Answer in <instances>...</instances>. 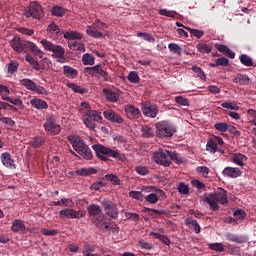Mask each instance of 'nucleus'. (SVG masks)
<instances>
[{
  "mask_svg": "<svg viewBox=\"0 0 256 256\" xmlns=\"http://www.w3.org/2000/svg\"><path fill=\"white\" fill-rule=\"evenodd\" d=\"M10 45L15 53H27V51H31L33 55L40 59H43V55H45V53L42 52L35 43L27 40H21V38L17 36L10 41Z\"/></svg>",
  "mask_w": 256,
  "mask_h": 256,
  "instance_id": "nucleus-1",
  "label": "nucleus"
},
{
  "mask_svg": "<svg viewBox=\"0 0 256 256\" xmlns=\"http://www.w3.org/2000/svg\"><path fill=\"white\" fill-rule=\"evenodd\" d=\"M80 111L84 113L83 123L88 129H90V131H94V129L97 127V123H101L103 121L101 112L91 110V105H89L87 102L81 103Z\"/></svg>",
  "mask_w": 256,
  "mask_h": 256,
  "instance_id": "nucleus-2",
  "label": "nucleus"
},
{
  "mask_svg": "<svg viewBox=\"0 0 256 256\" xmlns=\"http://www.w3.org/2000/svg\"><path fill=\"white\" fill-rule=\"evenodd\" d=\"M93 151H95L96 157L100 159V161H109V157L112 159H117V161H125L127 159L125 154L119 152V150L107 148L101 144H95L92 146Z\"/></svg>",
  "mask_w": 256,
  "mask_h": 256,
  "instance_id": "nucleus-3",
  "label": "nucleus"
},
{
  "mask_svg": "<svg viewBox=\"0 0 256 256\" xmlns=\"http://www.w3.org/2000/svg\"><path fill=\"white\" fill-rule=\"evenodd\" d=\"M67 140L70 145H72L74 151L83 157V159H86L87 161H91V159H93V152L79 136L71 134L68 135Z\"/></svg>",
  "mask_w": 256,
  "mask_h": 256,
  "instance_id": "nucleus-4",
  "label": "nucleus"
},
{
  "mask_svg": "<svg viewBox=\"0 0 256 256\" xmlns=\"http://www.w3.org/2000/svg\"><path fill=\"white\" fill-rule=\"evenodd\" d=\"M204 201L210 206L211 211H219V203L220 205H227L229 203L227 192L223 188H220V192L211 193L209 197H205Z\"/></svg>",
  "mask_w": 256,
  "mask_h": 256,
  "instance_id": "nucleus-5",
  "label": "nucleus"
},
{
  "mask_svg": "<svg viewBox=\"0 0 256 256\" xmlns=\"http://www.w3.org/2000/svg\"><path fill=\"white\" fill-rule=\"evenodd\" d=\"M142 191L145 193H150L144 196V201L146 203H150L151 205H155L159 201V197H165V192L155 186H145L142 188Z\"/></svg>",
  "mask_w": 256,
  "mask_h": 256,
  "instance_id": "nucleus-6",
  "label": "nucleus"
},
{
  "mask_svg": "<svg viewBox=\"0 0 256 256\" xmlns=\"http://www.w3.org/2000/svg\"><path fill=\"white\" fill-rule=\"evenodd\" d=\"M24 15L27 19H29V17H33V19H38L40 21V19L45 17V11L39 2L32 1L29 4L28 10L24 12Z\"/></svg>",
  "mask_w": 256,
  "mask_h": 256,
  "instance_id": "nucleus-7",
  "label": "nucleus"
},
{
  "mask_svg": "<svg viewBox=\"0 0 256 256\" xmlns=\"http://www.w3.org/2000/svg\"><path fill=\"white\" fill-rule=\"evenodd\" d=\"M156 133L161 139H169V137H173L174 133L177 132L173 125L168 122L162 121L156 124Z\"/></svg>",
  "mask_w": 256,
  "mask_h": 256,
  "instance_id": "nucleus-8",
  "label": "nucleus"
},
{
  "mask_svg": "<svg viewBox=\"0 0 256 256\" xmlns=\"http://www.w3.org/2000/svg\"><path fill=\"white\" fill-rule=\"evenodd\" d=\"M152 161L162 167H169L171 165V159H169V150L159 149L152 154Z\"/></svg>",
  "mask_w": 256,
  "mask_h": 256,
  "instance_id": "nucleus-9",
  "label": "nucleus"
},
{
  "mask_svg": "<svg viewBox=\"0 0 256 256\" xmlns=\"http://www.w3.org/2000/svg\"><path fill=\"white\" fill-rule=\"evenodd\" d=\"M20 85L28 89V91H33L37 95H47V89H45V87L37 85L36 82L29 78L20 80Z\"/></svg>",
  "mask_w": 256,
  "mask_h": 256,
  "instance_id": "nucleus-10",
  "label": "nucleus"
},
{
  "mask_svg": "<svg viewBox=\"0 0 256 256\" xmlns=\"http://www.w3.org/2000/svg\"><path fill=\"white\" fill-rule=\"evenodd\" d=\"M46 133L52 137L61 133V126L55 123V117L50 116L46 118V122L43 125Z\"/></svg>",
  "mask_w": 256,
  "mask_h": 256,
  "instance_id": "nucleus-11",
  "label": "nucleus"
},
{
  "mask_svg": "<svg viewBox=\"0 0 256 256\" xmlns=\"http://www.w3.org/2000/svg\"><path fill=\"white\" fill-rule=\"evenodd\" d=\"M85 215V211L78 210L72 208H66L59 211V216L62 219H82V217Z\"/></svg>",
  "mask_w": 256,
  "mask_h": 256,
  "instance_id": "nucleus-12",
  "label": "nucleus"
},
{
  "mask_svg": "<svg viewBox=\"0 0 256 256\" xmlns=\"http://www.w3.org/2000/svg\"><path fill=\"white\" fill-rule=\"evenodd\" d=\"M102 207L108 217L111 219H117L119 217V210L117 209V205L109 200L102 201Z\"/></svg>",
  "mask_w": 256,
  "mask_h": 256,
  "instance_id": "nucleus-13",
  "label": "nucleus"
},
{
  "mask_svg": "<svg viewBox=\"0 0 256 256\" xmlns=\"http://www.w3.org/2000/svg\"><path fill=\"white\" fill-rule=\"evenodd\" d=\"M103 115L107 121H110L111 123H117L118 125L125 123L123 116L113 110H106L103 112Z\"/></svg>",
  "mask_w": 256,
  "mask_h": 256,
  "instance_id": "nucleus-14",
  "label": "nucleus"
},
{
  "mask_svg": "<svg viewBox=\"0 0 256 256\" xmlns=\"http://www.w3.org/2000/svg\"><path fill=\"white\" fill-rule=\"evenodd\" d=\"M142 113L145 117L155 119L159 113V107H157V104H142Z\"/></svg>",
  "mask_w": 256,
  "mask_h": 256,
  "instance_id": "nucleus-15",
  "label": "nucleus"
},
{
  "mask_svg": "<svg viewBox=\"0 0 256 256\" xmlns=\"http://www.w3.org/2000/svg\"><path fill=\"white\" fill-rule=\"evenodd\" d=\"M103 93L110 103H117L121 97V90L118 89L104 88Z\"/></svg>",
  "mask_w": 256,
  "mask_h": 256,
  "instance_id": "nucleus-16",
  "label": "nucleus"
},
{
  "mask_svg": "<svg viewBox=\"0 0 256 256\" xmlns=\"http://www.w3.org/2000/svg\"><path fill=\"white\" fill-rule=\"evenodd\" d=\"M93 223L95 224V227L101 229L103 233L110 231L111 226H109V223H107V217H105V214H101L97 218L93 219Z\"/></svg>",
  "mask_w": 256,
  "mask_h": 256,
  "instance_id": "nucleus-17",
  "label": "nucleus"
},
{
  "mask_svg": "<svg viewBox=\"0 0 256 256\" xmlns=\"http://www.w3.org/2000/svg\"><path fill=\"white\" fill-rule=\"evenodd\" d=\"M223 177H229L230 179H237V177H241V169L237 167H226L222 171Z\"/></svg>",
  "mask_w": 256,
  "mask_h": 256,
  "instance_id": "nucleus-18",
  "label": "nucleus"
},
{
  "mask_svg": "<svg viewBox=\"0 0 256 256\" xmlns=\"http://www.w3.org/2000/svg\"><path fill=\"white\" fill-rule=\"evenodd\" d=\"M125 113L129 119H139L141 118V110L133 105H126L124 109Z\"/></svg>",
  "mask_w": 256,
  "mask_h": 256,
  "instance_id": "nucleus-19",
  "label": "nucleus"
},
{
  "mask_svg": "<svg viewBox=\"0 0 256 256\" xmlns=\"http://www.w3.org/2000/svg\"><path fill=\"white\" fill-rule=\"evenodd\" d=\"M87 211H88V215L90 217H92V223H93V219H97V217H99V215H103L102 211L103 208H101V206L97 205V204H91L87 207Z\"/></svg>",
  "mask_w": 256,
  "mask_h": 256,
  "instance_id": "nucleus-20",
  "label": "nucleus"
},
{
  "mask_svg": "<svg viewBox=\"0 0 256 256\" xmlns=\"http://www.w3.org/2000/svg\"><path fill=\"white\" fill-rule=\"evenodd\" d=\"M0 159L4 167H7L8 169H15V160H13L9 152L2 153Z\"/></svg>",
  "mask_w": 256,
  "mask_h": 256,
  "instance_id": "nucleus-21",
  "label": "nucleus"
},
{
  "mask_svg": "<svg viewBox=\"0 0 256 256\" xmlns=\"http://www.w3.org/2000/svg\"><path fill=\"white\" fill-rule=\"evenodd\" d=\"M63 75L68 79H77L79 76V71L69 65L63 66Z\"/></svg>",
  "mask_w": 256,
  "mask_h": 256,
  "instance_id": "nucleus-22",
  "label": "nucleus"
},
{
  "mask_svg": "<svg viewBox=\"0 0 256 256\" xmlns=\"http://www.w3.org/2000/svg\"><path fill=\"white\" fill-rule=\"evenodd\" d=\"M215 49L225 55L226 57H229V59H235V52H233L229 47H227L224 44H215Z\"/></svg>",
  "mask_w": 256,
  "mask_h": 256,
  "instance_id": "nucleus-23",
  "label": "nucleus"
},
{
  "mask_svg": "<svg viewBox=\"0 0 256 256\" xmlns=\"http://www.w3.org/2000/svg\"><path fill=\"white\" fill-rule=\"evenodd\" d=\"M232 81L233 83H238L239 85H242V86L249 85V83H251V79L249 78V76L245 74L234 75Z\"/></svg>",
  "mask_w": 256,
  "mask_h": 256,
  "instance_id": "nucleus-24",
  "label": "nucleus"
},
{
  "mask_svg": "<svg viewBox=\"0 0 256 256\" xmlns=\"http://www.w3.org/2000/svg\"><path fill=\"white\" fill-rule=\"evenodd\" d=\"M30 104L34 109L42 110V109H49V104L43 99L34 98L30 100Z\"/></svg>",
  "mask_w": 256,
  "mask_h": 256,
  "instance_id": "nucleus-25",
  "label": "nucleus"
},
{
  "mask_svg": "<svg viewBox=\"0 0 256 256\" xmlns=\"http://www.w3.org/2000/svg\"><path fill=\"white\" fill-rule=\"evenodd\" d=\"M25 229V224L20 219H15L12 222L11 231H13V233H25Z\"/></svg>",
  "mask_w": 256,
  "mask_h": 256,
  "instance_id": "nucleus-26",
  "label": "nucleus"
},
{
  "mask_svg": "<svg viewBox=\"0 0 256 256\" xmlns=\"http://www.w3.org/2000/svg\"><path fill=\"white\" fill-rule=\"evenodd\" d=\"M225 238L227 239V241H231L232 243H238L239 245L247 243L246 237L237 236L233 233H226Z\"/></svg>",
  "mask_w": 256,
  "mask_h": 256,
  "instance_id": "nucleus-27",
  "label": "nucleus"
},
{
  "mask_svg": "<svg viewBox=\"0 0 256 256\" xmlns=\"http://www.w3.org/2000/svg\"><path fill=\"white\" fill-rule=\"evenodd\" d=\"M64 39H67L68 41H81V39H83V34L77 31H66L64 33Z\"/></svg>",
  "mask_w": 256,
  "mask_h": 256,
  "instance_id": "nucleus-28",
  "label": "nucleus"
},
{
  "mask_svg": "<svg viewBox=\"0 0 256 256\" xmlns=\"http://www.w3.org/2000/svg\"><path fill=\"white\" fill-rule=\"evenodd\" d=\"M231 159L233 163H235L236 165H239L240 167H244L245 161H247V157L241 153L233 154Z\"/></svg>",
  "mask_w": 256,
  "mask_h": 256,
  "instance_id": "nucleus-29",
  "label": "nucleus"
},
{
  "mask_svg": "<svg viewBox=\"0 0 256 256\" xmlns=\"http://www.w3.org/2000/svg\"><path fill=\"white\" fill-rule=\"evenodd\" d=\"M86 34L94 39H101V37H103V33L99 32L94 26H88L86 29Z\"/></svg>",
  "mask_w": 256,
  "mask_h": 256,
  "instance_id": "nucleus-30",
  "label": "nucleus"
},
{
  "mask_svg": "<svg viewBox=\"0 0 256 256\" xmlns=\"http://www.w3.org/2000/svg\"><path fill=\"white\" fill-rule=\"evenodd\" d=\"M53 57L56 59H65V48H63L61 45H56L53 50Z\"/></svg>",
  "mask_w": 256,
  "mask_h": 256,
  "instance_id": "nucleus-31",
  "label": "nucleus"
},
{
  "mask_svg": "<svg viewBox=\"0 0 256 256\" xmlns=\"http://www.w3.org/2000/svg\"><path fill=\"white\" fill-rule=\"evenodd\" d=\"M141 131H142V135L143 137H146V139H149L151 137H153L154 135V131H153V127L149 126V125H144L141 127Z\"/></svg>",
  "mask_w": 256,
  "mask_h": 256,
  "instance_id": "nucleus-32",
  "label": "nucleus"
},
{
  "mask_svg": "<svg viewBox=\"0 0 256 256\" xmlns=\"http://www.w3.org/2000/svg\"><path fill=\"white\" fill-rule=\"evenodd\" d=\"M30 144L32 145V147L34 149H39V147H43V145H45V138H43L41 136L35 137L30 142Z\"/></svg>",
  "mask_w": 256,
  "mask_h": 256,
  "instance_id": "nucleus-33",
  "label": "nucleus"
},
{
  "mask_svg": "<svg viewBox=\"0 0 256 256\" xmlns=\"http://www.w3.org/2000/svg\"><path fill=\"white\" fill-rule=\"evenodd\" d=\"M68 46L72 51H83L85 53V44L81 42H69Z\"/></svg>",
  "mask_w": 256,
  "mask_h": 256,
  "instance_id": "nucleus-34",
  "label": "nucleus"
},
{
  "mask_svg": "<svg viewBox=\"0 0 256 256\" xmlns=\"http://www.w3.org/2000/svg\"><path fill=\"white\" fill-rule=\"evenodd\" d=\"M25 59H26L27 63H29L31 65V67L33 69H35V71H39L41 69V66H39V62L36 61V59L33 58L31 55L27 54L25 56Z\"/></svg>",
  "mask_w": 256,
  "mask_h": 256,
  "instance_id": "nucleus-35",
  "label": "nucleus"
},
{
  "mask_svg": "<svg viewBox=\"0 0 256 256\" xmlns=\"http://www.w3.org/2000/svg\"><path fill=\"white\" fill-rule=\"evenodd\" d=\"M2 99L3 101H8V103H11L16 107H21V109H23V101L21 99H18V98L12 99L9 96H2Z\"/></svg>",
  "mask_w": 256,
  "mask_h": 256,
  "instance_id": "nucleus-36",
  "label": "nucleus"
},
{
  "mask_svg": "<svg viewBox=\"0 0 256 256\" xmlns=\"http://www.w3.org/2000/svg\"><path fill=\"white\" fill-rule=\"evenodd\" d=\"M51 13L54 17H63L67 13V10L61 6H54L52 7Z\"/></svg>",
  "mask_w": 256,
  "mask_h": 256,
  "instance_id": "nucleus-37",
  "label": "nucleus"
},
{
  "mask_svg": "<svg viewBox=\"0 0 256 256\" xmlns=\"http://www.w3.org/2000/svg\"><path fill=\"white\" fill-rule=\"evenodd\" d=\"M240 63L245 67H253V59L247 54L240 55Z\"/></svg>",
  "mask_w": 256,
  "mask_h": 256,
  "instance_id": "nucleus-38",
  "label": "nucleus"
},
{
  "mask_svg": "<svg viewBox=\"0 0 256 256\" xmlns=\"http://www.w3.org/2000/svg\"><path fill=\"white\" fill-rule=\"evenodd\" d=\"M83 65H95V57L89 53L82 56Z\"/></svg>",
  "mask_w": 256,
  "mask_h": 256,
  "instance_id": "nucleus-39",
  "label": "nucleus"
},
{
  "mask_svg": "<svg viewBox=\"0 0 256 256\" xmlns=\"http://www.w3.org/2000/svg\"><path fill=\"white\" fill-rule=\"evenodd\" d=\"M206 150L209 151V153H217V142L213 139L208 140Z\"/></svg>",
  "mask_w": 256,
  "mask_h": 256,
  "instance_id": "nucleus-40",
  "label": "nucleus"
},
{
  "mask_svg": "<svg viewBox=\"0 0 256 256\" xmlns=\"http://www.w3.org/2000/svg\"><path fill=\"white\" fill-rule=\"evenodd\" d=\"M214 129H216V131H220V133H226L229 129V124L225 122H217L214 124Z\"/></svg>",
  "mask_w": 256,
  "mask_h": 256,
  "instance_id": "nucleus-41",
  "label": "nucleus"
},
{
  "mask_svg": "<svg viewBox=\"0 0 256 256\" xmlns=\"http://www.w3.org/2000/svg\"><path fill=\"white\" fill-rule=\"evenodd\" d=\"M185 29L190 32V35H192V37H196L197 39H201V37L205 35V32H203V30L193 29L189 27H185Z\"/></svg>",
  "mask_w": 256,
  "mask_h": 256,
  "instance_id": "nucleus-42",
  "label": "nucleus"
},
{
  "mask_svg": "<svg viewBox=\"0 0 256 256\" xmlns=\"http://www.w3.org/2000/svg\"><path fill=\"white\" fill-rule=\"evenodd\" d=\"M69 89H73L74 93H79L80 95H83L87 92L85 88H82L81 86L75 84V83H68Z\"/></svg>",
  "mask_w": 256,
  "mask_h": 256,
  "instance_id": "nucleus-43",
  "label": "nucleus"
},
{
  "mask_svg": "<svg viewBox=\"0 0 256 256\" xmlns=\"http://www.w3.org/2000/svg\"><path fill=\"white\" fill-rule=\"evenodd\" d=\"M221 107L224 109H230L231 111H239V105H237V102H224L221 104Z\"/></svg>",
  "mask_w": 256,
  "mask_h": 256,
  "instance_id": "nucleus-44",
  "label": "nucleus"
},
{
  "mask_svg": "<svg viewBox=\"0 0 256 256\" xmlns=\"http://www.w3.org/2000/svg\"><path fill=\"white\" fill-rule=\"evenodd\" d=\"M97 173V169L95 168H82L80 170H77L78 175H95Z\"/></svg>",
  "mask_w": 256,
  "mask_h": 256,
  "instance_id": "nucleus-45",
  "label": "nucleus"
},
{
  "mask_svg": "<svg viewBox=\"0 0 256 256\" xmlns=\"http://www.w3.org/2000/svg\"><path fill=\"white\" fill-rule=\"evenodd\" d=\"M186 225H192L194 232L199 234L201 233V226L199 225V223L197 222V220H186Z\"/></svg>",
  "mask_w": 256,
  "mask_h": 256,
  "instance_id": "nucleus-46",
  "label": "nucleus"
},
{
  "mask_svg": "<svg viewBox=\"0 0 256 256\" xmlns=\"http://www.w3.org/2000/svg\"><path fill=\"white\" fill-rule=\"evenodd\" d=\"M168 159L171 161H174V163H183V160L180 158L178 153L168 151Z\"/></svg>",
  "mask_w": 256,
  "mask_h": 256,
  "instance_id": "nucleus-47",
  "label": "nucleus"
},
{
  "mask_svg": "<svg viewBox=\"0 0 256 256\" xmlns=\"http://www.w3.org/2000/svg\"><path fill=\"white\" fill-rule=\"evenodd\" d=\"M48 33H55V35H59L61 33V29H59V26L55 24V22H51L47 27Z\"/></svg>",
  "mask_w": 256,
  "mask_h": 256,
  "instance_id": "nucleus-48",
  "label": "nucleus"
},
{
  "mask_svg": "<svg viewBox=\"0 0 256 256\" xmlns=\"http://www.w3.org/2000/svg\"><path fill=\"white\" fill-rule=\"evenodd\" d=\"M196 49L200 52V53H211L212 48L211 46L207 45V44H203V43H199L196 46Z\"/></svg>",
  "mask_w": 256,
  "mask_h": 256,
  "instance_id": "nucleus-49",
  "label": "nucleus"
},
{
  "mask_svg": "<svg viewBox=\"0 0 256 256\" xmlns=\"http://www.w3.org/2000/svg\"><path fill=\"white\" fill-rule=\"evenodd\" d=\"M129 197H132V199H137V201H145V195L139 191H130Z\"/></svg>",
  "mask_w": 256,
  "mask_h": 256,
  "instance_id": "nucleus-50",
  "label": "nucleus"
},
{
  "mask_svg": "<svg viewBox=\"0 0 256 256\" xmlns=\"http://www.w3.org/2000/svg\"><path fill=\"white\" fill-rule=\"evenodd\" d=\"M105 179L106 181H111L113 185H121V180L117 175L108 174V175H105Z\"/></svg>",
  "mask_w": 256,
  "mask_h": 256,
  "instance_id": "nucleus-51",
  "label": "nucleus"
},
{
  "mask_svg": "<svg viewBox=\"0 0 256 256\" xmlns=\"http://www.w3.org/2000/svg\"><path fill=\"white\" fill-rule=\"evenodd\" d=\"M137 37H142L144 41H147L148 43H155L154 37L149 33L139 32Z\"/></svg>",
  "mask_w": 256,
  "mask_h": 256,
  "instance_id": "nucleus-52",
  "label": "nucleus"
},
{
  "mask_svg": "<svg viewBox=\"0 0 256 256\" xmlns=\"http://www.w3.org/2000/svg\"><path fill=\"white\" fill-rule=\"evenodd\" d=\"M17 69H19V63L15 61H10L8 64V73L10 75H13L14 73H17Z\"/></svg>",
  "mask_w": 256,
  "mask_h": 256,
  "instance_id": "nucleus-53",
  "label": "nucleus"
},
{
  "mask_svg": "<svg viewBox=\"0 0 256 256\" xmlns=\"http://www.w3.org/2000/svg\"><path fill=\"white\" fill-rule=\"evenodd\" d=\"M196 173H200L202 177H209L210 170L207 166H198L196 168Z\"/></svg>",
  "mask_w": 256,
  "mask_h": 256,
  "instance_id": "nucleus-54",
  "label": "nucleus"
},
{
  "mask_svg": "<svg viewBox=\"0 0 256 256\" xmlns=\"http://www.w3.org/2000/svg\"><path fill=\"white\" fill-rule=\"evenodd\" d=\"M175 102L178 105H182L183 107H189V99L183 97V96H176Z\"/></svg>",
  "mask_w": 256,
  "mask_h": 256,
  "instance_id": "nucleus-55",
  "label": "nucleus"
},
{
  "mask_svg": "<svg viewBox=\"0 0 256 256\" xmlns=\"http://www.w3.org/2000/svg\"><path fill=\"white\" fill-rule=\"evenodd\" d=\"M247 217V212L244 210L238 209L234 212V218L238 221H243Z\"/></svg>",
  "mask_w": 256,
  "mask_h": 256,
  "instance_id": "nucleus-56",
  "label": "nucleus"
},
{
  "mask_svg": "<svg viewBox=\"0 0 256 256\" xmlns=\"http://www.w3.org/2000/svg\"><path fill=\"white\" fill-rule=\"evenodd\" d=\"M168 49L169 51H171L172 53H175L176 55H181V46H179L178 44L170 43L168 45Z\"/></svg>",
  "mask_w": 256,
  "mask_h": 256,
  "instance_id": "nucleus-57",
  "label": "nucleus"
},
{
  "mask_svg": "<svg viewBox=\"0 0 256 256\" xmlns=\"http://www.w3.org/2000/svg\"><path fill=\"white\" fill-rule=\"evenodd\" d=\"M209 249H211V251H219L220 253H223V251H225L222 243L209 244Z\"/></svg>",
  "mask_w": 256,
  "mask_h": 256,
  "instance_id": "nucleus-58",
  "label": "nucleus"
},
{
  "mask_svg": "<svg viewBox=\"0 0 256 256\" xmlns=\"http://www.w3.org/2000/svg\"><path fill=\"white\" fill-rule=\"evenodd\" d=\"M128 81L130 83H139V74L135 71H132L127 76Z\"/></svg>",
  "mask_w": 256,
  "mask_h": 256,
  "instance_id": "nucleus-59",
  "label": "nucleus"
},
{
  "mask_svg": "<svg viewBox=\"0 0 256 256\" xmlns=\"http://www.w3.org/2000/svg\"><path fill=\"white\" fill-rule=\"evenodd\" d=\"M178 192L181 194V195H188L189 194V186H187L185 183L181 182L179 185H178V188H177Z\"/></svg>",
  "mask_w": 256,
  "mask_h": 256,
  "instance_id": "nucleus-60",
  "label": "nucleus"
},
{
  "mask_svg": "<svg viewBox=\"0 0 256 256\" xmlns=\"http://www.w3.org/2000/svg\"><path fill=\"white\" fill-rule=\"evenodd\" d=\"M192 71H194V73H196L197 77H200L203 80L207 79V76H205V72H203V69H201V67L193 66Z\"/></svg>",
  "mask_w": 256,
  "mask_h": 256,
  "instance_id": "nucleus-61",
  "label": "nucleus"
},
{
  "mask_svg": "<svg viewBox=\"0 0 256 256\" xmlns=\"http://www.w3.org/2000/svg\"><path fill=\"white\" fill-rule=\"evenodd\" d=\"M41 45H43L44 49L46 51H53V49H55V44H53L52 42L50 41H47V40H41Z\"/></svg>",
  "mask_w": 256,
  "mask_h": 256,
  "instance_id": "nucleus-62",
  "label": "nucleus"
},
{
  "mask_svg": "<svg viewBox=\"0 0 256 256\" xmlns=\"http://www.w3.org/2000/svg\"><path fill=\"white\" fill-rule=\"evenodd\" d=\"M135 171L136 173H138V175H142V176L149 175V169H147V167L145 166H136Z\"/></svg>",
  "mask_w": 256,
  "mask_h": 256,
  "instance_id": "nucleus-63",
  "label": "nucleus"
},
{
  "mask_svg": "<svg viewBox=\"0 0 256 256\" xmlns=\"http://www.w3.org/2000/svg\"><path fill=\"white\" fill-rule=\"evenodd\" d=\"M247 113L251 119V123H253V125H255L256 127V111L253 109H249Z\"/></svg>",
  "mask_w": 256,
  "mask_h": 256,
  "instance_id": "nucleus-64",
  "label": "nucleus"
}]
</instances>
